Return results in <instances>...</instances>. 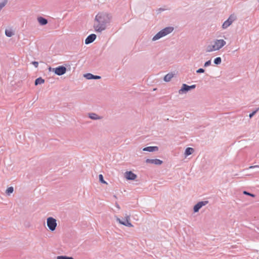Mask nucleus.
<instances>
[{
	"instance_id": "7",
	"label": "nucleus",
	"mask_w": 259,
	"mask_h": 259,
	"mask_svg": "<svg viewBox=\"0 0 259 259\" xmlns=\"http://www.w3.org/2000/svg\"><path fill=\"white\" fill-rule=\"evenodd\" d=\"M53 71L57 75H62L66 73V68L64 66H60L56 68H53Z\"/></svg>"
},
{
	"instance_id": "3",
	"label": "nucleus",
	"mask_w": 259,
	"mask_h": 259,
	"mask_svg": "<svg viewBox=\"0 0 259 259\" xmlns=\"http://www.w3.org/2000/svg\"><path fill=\"white\" fill-rule=\"evenodd\" d=\"M174 30V28L172 27H168L164 28L163 29L157 33L152 38L153 40H156L167 34L171 32Z\"/></svg>"
},
{
	"instance_id": "1",
	"label": "nucleus",
	"mask_w": 259,
	"mask_h": 259,
	"mask_svg": "<svg viewBox=\"0 0 259 259\" xmlns=\"http://www.w3.org/2000/svg\"><path fill=\"white\" fill-rule=\"evenodd\" d=\"M226 44V42L223 39H217L213 42V45H209L207 47L206 51L211 52L219 50L223 48Z\"/></svg>"
},
{
	"instance_id": "23",
	"label": "nucleus",
	"mask_w": 259,
	"mask_h": 259,
	"mask_svg": "<svg viewBox=\"0 0 259 259\" xmlns=\"http://www.w3.org/2000/svg\"><path fill=\"white\" fill-rule=\"evenodd\" d=\"M57 259H73L72 257H68L66 256H58Z\"/></svg>"
},
{
	"instance_id": "22",
	"label": "nucleus",
	"mask_w": 259,
	"mask_h": 259,
	"mask_svg": "<svg viewBox=\"0 0 259 259\" xmlns=\"http://www.w3.org/2000/svg\"><path fill=\"white\" fill-rule=\"evenodd\" d=\"M221 58L220 57L216 58L214 60V63L215 64H220L221 63Z\"/></svg>"
},
{
	"instance_id": "27",
	"label": "nucleus",
	"mask_w": 259,
	"mask_h": 259,
	"mask_svg": "<svg viewBox=\"0 0 259 259\" xmlns=\"http://www.w3.org/2000/svg\"><path fill=\"white\" fill-rule=\"evenodd\" d=\"M258 110V108H257L256 110L252 112L251 113H250L249 115L250 118H251L255 113Z\"/></svg>"
},
{
	"instance_id": "8",
	"label": "nucleus",
	"mask_w": 259,
	"mask_h": 259,
	"mask_svg": "<svg viewBox=\"0 0 259 259\" xmlns=\"http://www.w3.org/2000/svg\"><path fill=\"white\" fill-rule=\"evenodd\" d=\"M124 177L128 180H134L137 177V175L131 171L125 172Z\"/></svg>"
},
{
	"instance_id": "19",
	"label": "nucleus",
	"mask_w": 259,
	"mask_h": 259,
	"mask_svg": "<svg viewBox=\"0 0 259 259\" xmlns=\"http://www.w3.org/2000/svg\"><path fill=\"white\" fill-rule=\"evenodd\" d=\"M45 82L44 79H42L41 78L39 77L37 78L35 81V85H37L38 84H40L43 83Z\"/></svg>"
},
{
	"instance_id": "14",
	"label": "nucleus",
	"mask_w": 259,
	"mask_h": 259,
	"mask_svg": "<svg viewBox=\"0 0 259 259\" xmlns=\"http://www.w3.org/2000/svg\"><path fill=\"white\" fill-rule=\"evenodd\" d=\"M84 76L88 79H100L101 77L100 76L94 75L91 73H88L84 75Z\"/></svg>"
},
{
	"instance_id": "20",
	"label": "nucleus",
	"mask_w": 259,
	"mask_h": 259,
	"mask_svg": "<svg viewBox=\"0 0 259 259\" xmlns=\"http://www.w3.org/2000/svg\"><path fill=\"white\" fill-rule=\"evenodd\" d=\"M5 34L7 36L11 37L14 34V33L11 29H6Z\"/></svg>"
},
{
	"instance_id": "9",
	"label": "nucleus",
	"mask_w": 259,
	"mask_h": 259,
	"mask_svg": "<svg viewBox=\"0 0 259 259\" xmlns=\"http://www.w3.org/2000/svg\"><path fill=\"white\" fill-rule=\"evenodd\" d=\"M207 201H201L197 203L194 207V211L195 212H198L199 210L203 206L207 204Z\"/></svg>"
},
{
	"instance_id": "4",
	"label": "nucleus",
	"mask_w": 259,
	"mask_h": 259,
	"mask_svg": "<svg viewBox=\"0 0 259 259\" xmlns=\"http://www.w3.org/2000/svg\"><path fill=\"white\" fill-rule=\"evenodd\" d=\"M94 28L96 32H101L106 28V25L103 22H99L95 19Z\"/></svg>"
},
{
	"instance_id": "10",
	"label": "nucleus",
	"mask_w": 259,
	"mask_h": 259,
	"mask_svg": "<svg viewBox=\"0 0 259 259\" xmlns=\"http://www.w3.org/2000/svg\"><path fill=\"white\" fill-rule=\"evenodd\" d=\"M146 162V163H152L155 165H160L162 163V161L158 159H147Z\"/></svg>"
},
{
	"instance_id": "29",
	"label": "nucleus",
	"mask_w": 259,
	"mask_h": 259,
	"mask_svg": "<svg viewBox=\"0 0 259 259\" xmlns=\"http://www.w3.org/2000/svg\"><path fill=\"white\" fill-rule=\"evenodd\" d=\"M210 63H211V61H210V60H209L205 63L204 66L207 67V66H209V65H210Z\"/></svg>"
},
{
	"instance_id": "11",
	"label": "nucleus",
	"mask_w": 259,
	"mask_h": 259,
	"mask_svg": "<svg viewBox=\"0 0 259 259\" xmlns=\"http://www.w3.org/2000/svg\"><path fill=\"white\" fill-rule=\"evenodd\" d=\"M96 38V35L95 34H92L89 35L85 40L86 44H90L93 42Z\"/></svg>"
},
{
	"instance_id": "32",
	"label": "nucleus",
	"mask_w": 259,
	"mask_h": 259,
	"mask_svg": "<svg viewBox=\"0 0 259 259\" xmlns=\"http://www.w3.org/2000/svg\"><path fill=\"white\" fill-rule=\"evenodd\" d=\"M232 19H234V20L235 19V17L233 15H231L229 17L228 20H232Z\"/></svg>"
},
{
	"instance_id": "25",
	"label": "nucleus",
	"mask_w": 259,
	"mask_h": 259,
	"mask_svg": "<svg viewBox=\"0 0 259 259\" xmlns=\"http://www.w3.org/2000/svg\"><path fill=\"white\" fill-rule=\"evenodd\" d=\"M90 117L93 119H97L99 118L98 117V116L96 114H94V113L90 114Z\"/></svg>"
},
{
	"instance_id": "16",
	"label": "nucleus",
	"mask_w": 259,
	"mask_h": 259,
	"mask_svg": "<svg viewBox=\"0 0 259 259\" xmlns=\"http://www.w3.org/2000/svg\"><path fill=\"white\" fill-rule=\"evenodd\" d=\"M38 22L40 25H45L47 24L48 21L46 19L44 18L43 17H39L37 18Z\"/></svg>"
},
{
	"instance_id": "2",
	"label": "nucleus",
	"mask_w": 259,
	"mask_h": 259,
	"mask_svg": "<svg viewBox=\"0 0 259 259\" xmlns=\"http://www.w3.org/2000/svg\"><path fill=\"white\" fill-rule=\"evenodd\" d=\"M112 16L110 14L104 12L99 13L95 17L96 20H98L99 22H103L106 25L110 22Z\"/></svg>"
},
{
	"instance_id": "21",
	"label": "nucleus",
	"mask_w": 259,
	"mask_h": 259,
	"mask_svg": "<svg viewBox=\"0 0 259 259\" xmlns=\"http://www.w3.org/2000/svg\"><path fill=\"white\" fill-rule=\"evenodd\" d=\"M14 191V188L13 187H10L6 190V193L8 195L12 193Z\"/></svg>"
},
{
	"instance_id": "17",
	"label": "nucleus",
	"mask_w": 259,
	"mask_h": 259,
	"mask_svg": "<svg viewBox=\"0 0 259 259\" xmlns=\"http://www.w3.org/2000/svg\"><path fill=\"white\" fill-rule=\"evenodd\" d=\"M193 152L194 149L192 148H187L185 150V154L187 156L192 154Z\"/></svg>"
},
{
	"instance_id": "31",
	"label": "nucleus",
	"mask_w": 259,
	"mask_h": 259,
	"mask_svg": "<svg viewBox=\"0 0 259 259\" xmlns=\"http://www.w3.org/2000/svg\"><path fill=\"white\" fill-rule=\"evenodd\" d=\"M204 72V70L202 68H200L197 70V73H203Z\"/></svg>"
},
{
	"instance_id": "6",
	"label": "nucleus",
	"mask_w": 259,
	"mask_h": 259,
	"mask_svg": "<svg viewBox=\"0 0 259 259\" xmlns=\"http://www.w3.org/2000/svg\"><path fill=\"white\" fill-rule=\"evenodd\" d=\"M116 220L120 224H122L124 226L129 227H133V225L130 222V217L127 214L125 215V219L123 221L121 220L120 219L118 218H117Z\"/></svg>"
},
{
	"instance_id": "30",
	"label": "nucleus",
	"mask_w": 259,
	"mask_h": 259,
	"mask_svg": "<svg viewBox=\"0 0 259 259\" xmlns=\"http://www.w3.org/2000/svg\"><path fill=\"white\" fill-rule=\"evenodd\" d=\"M32 64L36 67L37 68L38 66V63L36 61H33L32 62Z\"/></svg>"
},
{
	"instance_id": "12",
	"label": "nucleus",
	"mask_w": 259,
	"mask_h": 259,
	"mask_svg": "<svg viewBox=\"0 0 259 259\" xmlns=\"http://www.w3.org/2000/svg\"><path fill=\"white\" fill-rule=\"evenodd\" d=\"M196 85H192L191 86H189L186 84H183V87L182 88V89H181L180 91H188L189 90H190V89H194L195 88Z\"/></svg>"
},
{
	"instance_id": "15",
	"label": "nucleus",
	"mask_w": 259,
	"mask_h": 259,
	"mask_svg": "<svg viewBox=\"0 0 259 259\" xmlns=\"http://www.w3.org/2000/svg\"><path fill=\"white\" fill-rule=\"evenodd\" d=\"M234 21V19H232V20H227L226 21L224 22L223 23L222 27L223 28L225 29L227 28L228 27H229Z\"/></svg>"
},
{
	"instance_id": "24",
	"label": "nucleus",
	"mask_w": 259,
	"mask_h": 259,
	"mask_svg": "<svg viewBox=\"0 0 259 259\" xmlns=\"http://www.w3.org/2000/svg\"><path fill=\"white\" fill-rule=\"evenodd\" d=\"M7 3V0H5L3 2L0 3V10L5 6Z\"/></svg>"
},
{
	"instance_id": "18",
	"label": "nucleus",
	"mask_w": 259,
	"mask_h": 259,
	"mask_svg": "<svg viewBox=\"0 0 259 259\" xmlns=\"http://www.w3.org/2000/svg\"><path fill=\"white\" fill-rule=\"evenodd\" d=\"M173 77L174 74L172 73H168L164 76V80L165 81H169Z\"/></svg>"
},
{
	"instance_id": "28",
	"label": "nucleus",
	"mask_w": 259,
	"mask_h": 259,
	"mask_svg": "<svg viewBox=\"0 0 259 259\" xmlns=\"http://www.w3.org/2000/svg\"><path fill=\"white\" fill-rule=\"evenodd\" d=\"M243 193H244V194H246V195H249V196H252V197H254V195L253 194H251V193H248V192H246V191H244V192H243Z\"/></svg>"
},
{
	"instance_id": "33",
	"label": "nucleus",
	"mask_w": 259,
	"mask_h": 259,
	"mask_svg": "<svg viewBox=\"0 0 259 259\" xmlns=\"http://www.w3.org/2000/svg\"><path fill=\"white\" fill-rule=\"evenodd\" d=\"M259 167L258 165H254V166H250L249 168H253V167Z\"/></svg>"
},
{
	"instance_id": "13",
	"label": "nucleus",
	"mask_w": 259,
	"mask_h": 259,
	"mask_svg": "<svg viewBox=\"0 0 259 259\" xmlns=\"http://www.w3.org/2000/svg\"><path fill=\"white\" fill-rule=\"evenodd\" d=\"M158 149V147L156 146L154 147H147L144 148L143 150L145 151H149V152H153L154 151H157Z\"/></svg>"
},
{
	"instance_id": "26",
	"label": "nucleus",
	"mask_w": 259,
	"mask_h": 259,
	"mask_svg": "<svg viewBox=\"0 0 259 259\" xmlns=\"http://www.w3.org/2000/svg\"><path fill=\"white\" fill-rule=\"evenodd\" d=\"M99 179H100V181L102 183H104V184H106V182L103 179V177L102 175H99Z\"/></svg>"
},
{
	"instance_id": "5",
	"label": "nucleus",
	"mask_w": 259,
	"mask_h": 259,
	"mask_svg": "<svg viewBox=\"0 0 259 259\" xmlns=\"http://www.w3.org/2000/svg\"><path fill=\"white\" fill-rule=\"evenodd\" d=\"M47 226L49 229L53 231L56 229L57 226L56 220L52 217H49L47 219Z\"/></svg>"
}]
</instances>
